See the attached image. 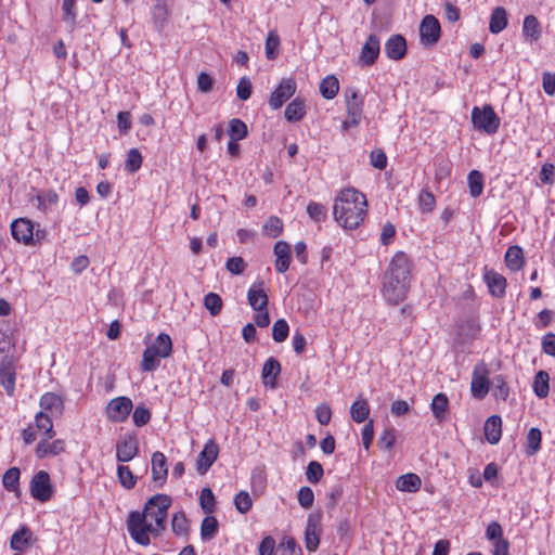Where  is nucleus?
<instances>
[{
    "mask_svg": "<svg viewBox=\"0 0 555 555\" xmlns=\"http://www.w3.org/2000/svg\"><path fill=\"white\" fill-rule=\"evenodd\" d=\"M411 266L408 256L398 251L392 257L383 276L382 293L390 305L402 301L410 287Z\"/></svg>",
    "mask_w": 555,
    "mask_h": 555,
    "instance_id": "nucleus-1",
    "label": "nucleus"
},
{
    "mask_svg": "<svg viewBox=\"0 0 555 555\" xmlns=\"http://www.w3.org/2000/svg\"><path fill=\"white\" fill-rule=\"evenodd\" d=\"M367 202L360 191L348 188L335 197L333 215L335 220L347 230L358 228L366 216Z\"/></svg>",
    "mask_w": 555,
    "mask_h": 555,
    "instance_id": "nucleus-2",
    "label": "nucleus"
},
{
    "mask_svg": "<svg viewBox=\"0 0 555 555\" xmlns=\"http://www.w3.org/2000/svg\"><path fill=\"white\" fill-rule=\"evenodd\" d=\"M127 527L130 537L140 545L146 546L151 540L149 533L158 537L163 530L152 522H147L146 515L140 512H131L128 516Z\"/></svg>",
    "mask_w": 555,
    "mask_h": 555,
    "instance_id": "nucleus-3",
    "label": "nucleus"
},
{
    "mask_svg": "<svg viewBox=\"0 0 555 555\" xmlns=\"http://www.w3.org/2000/svg\"><path fill=\"white\" fill-rule=\"evenodd\" d=\"M170 505V496L166 494H155L145 503L142 514L146 515V520H153L160 530H165L167 512Z\"/></svg>",
    "mask_w": 555,
    "mask_h": 555,
    "instance_id": "nucleus-4",
    "label": "nucleus"
},
{
    "mask_svg": "<svg viewBox=\"0 0 555 555\" xmlns=\"http://www.w3.org/2000/svg\"><path fill=\"white\" fill-rule=\"evenodd\" d=\"M472 122L475 128L486 133H495L500 127V118L491 105H485L482 108L475 106L472 109Z\"/></svg>",
    "mask_w": 555,
    "mask_h": 555,
    "instance_id": "nucleus-5",
    "label": "nucleus"
},
{
    "mask_svg": "<svg viewBox=\"0 0 555 555\" xmlns=\"http://www.w3.org/2000/svg\"><path fill=\"white\" fill-rule=\"evenodd\" d=\"M322 511L310 513L308 515L305 529V545L308 552H315L319 547L320 537L322 533Z\"/></svg>",
    "mask_w": 555,
    "mask_h": 555,
    "instance_id": "nucleus-6",
    "label": "nucleus"
},
{
    "mask_svg": "<svg viewBox=\"0 0 555 555\" xmlns=\"http://www.w3.org/2000/svg\"><path fill=\"white\" fill-rule=\"evenodd\" d=\"M133 409L132 400L128 397H116L112 399L105 409L106 417L113 423H124L128 420Z\"/></svg>",
    "mask_w": 555,
    "mask_h": 555,
    "instance_id": "nucleus-7",
    "label": "nucleus"
},
{
    "mask_svg": "<svg viewBox=\"0 0 555 555\" xmlns=\"http://www.w3.org/2000/svg\"><path fill=\"white\" fill-rule=\"evenodd\" d=\"M31 496L40 502H47L53 494L50 476L46 470H39L30 481Z\"/></svg>",
    "mask_w": 555,
    "mask_h": 555,
    "instance_id": "nucleus-8",
    "label": "nucleus"
},
{
    "mask_svg": "<svg viewBox=\"0 0 555 555\" xmlns=\"http://www.w3.org/2000/svg\"><path fill=\"white\" fill-rule=\"evenodd\" d=\"M139 453V441L137 435L126 434L116 443V459L120 463H127Z\"/></svg>",
    "mask_w": 555,
    "mask_h": 555,
    "instance_id": "nucleus-9",
    "label": "nucleus"
},
{
    "mask_svg": "<svg viewBox=\"0 0 555 555\" xmlns=\"http://www.w3.org/2000/svg\"><path fill=\"white\" fill-rule=\"evenodd\" d=\"M440 23L434 15H426L420 25L421 42L424 46H434L440 39Z\"/></svg>",
    "mask_w": 555,
    "mask_h": 555,
    "instance_id": "nucleus-10",
    "label": "nucleus"
},
{
    "mask_svg": "<svg viewBox=\"0 0 555 555\" xmlns=\"http://www.w3.org/2000/svg\"><path fill=\"white\" fill-rule=\"evenodd\" d=\"M489 389L490 380L487 367L483 364L475 366L470 382L472 396L481 400L488 395Z\"/></svg>",
    "mask_w": 555,
    "mask_h": 555,
    "instance_id": "nucleus-11",
    "label": "nucleus"
},
{
    "mask_svg": "<svg viewBox=\"0 0 555 555\" xmlns=\"http://www.w3.org/2000/svg\"><path fill=\"white\" fill-rule=\"evenodd\" d=\"M296 92V82L292 78L283 79L279 87L271 93L269 105L272 109H279Z\"/></svg>",
    "mask_w": 555,
    "mask_h": 555,
    "instance_id": "nucleus-12",
    "label": "nucleus"
},
{
    "mask_svg": "<svg viewBox=\"0 0 555 555\" xmlns=\"http://www.w3.org/2000/svg\"><path fill=\"white\" fill-rule=\"evenodd\" d=\"M379 51V38L375 34H371L361 49L360 62L362 65L372 66L376 62Z\"/></svg>",
    "mask_w": 555,
    "mask_h": 555,
    "instance_id": "nucleus-13",
    "label": "nucleus"
},
{
    "mask_svg": "<svg viewBox=\"0 0 555 555\" xmlns=\"http://www.w3.org/2000/svg\"><path fill=\"white\" fill-rule=\"evenodd\" d=\"M11 233L17 242L28 245L33 242L34 225L27 219H17L11 224Z\"/></svg>",
    "mask_w": 555,
    "mask_h": 555,
    "instance_id": "nucleus-14",
    "label": "nucleus"
},
{
    "mask_svg": "<svg viewBox=\"0 0 555 555\" xmlns=\"http://www.w3.org/2000/svg\"><path fill=\"white\" fill-rule=\"evenodd\" d=\"M0 383L8 396L12 397L15 390V370L12 360L8 357H4L0 363Z\"/></svg>",
    "mask_w": 555,
    "mask_h": 555,
    "instance_id": "nucleus-15",
    "label": "nucleus"
},
{
    "mask_svg": "<svg viewBox=\"0 0 555 555\" xmlns=\"http://www.w3.org/2000/svg\"><path fill=\"white\" fill-rule=\"evenodd\" d=\"M219 452L218 446L212 441H208L197 457V472L204 475L214 462L217 460Z\"/></svg>",
    "mask_w": 555,
    "mask_h": 555,
    "instance_id": "nucleus-16",
    "label": "nucleus"
},
{
    "mask_svg": "<svg viewBox=\"0 0 555 555\" xmlns=\"http://www.w3.org/2000/svg\"><path fill=\"white\" fill-rule=\"evenodd\" d=\"M152 478L153 481L162 487L168 475L167 460L164 453L156 451L152 455Z\"/></svg>",
    "mask_w": 555,
    "mask_h": 555,
    "instance_id": "nucleus-17",
    "label": "nucleus"
},
{
    "mask_svg": "<svg viewBox=\"0 0 555 555\" xmlns=\"http://www.w3.org/2000/svg\"><path fill=\"white\" fill-rule=\"evenodd\" d=\"M247 300L254 310H264L269 298L263 289V282L254 283L247 292Z\"/></svg>",
    "mask_w": 555,
    "mask_h": 555,
    "instance_id": "nucleus-18",
    "label": "nucleus"
},
{
    "mask_svg": "<svg viewBox=\"0 0 555 555\" xmlns=\"http://www.w3.org/2000/svg\"><path fill=\"white\" fill-rule=\"evenodd\" d=\"M386 55L393 61H399L406 53V41L401 35H392L385 43Z\"/></svg>",
    "mask_w": 555,
    "mask_h": 555,
    "instance_id": "nucleus-19",
    "label": "nucleus"
},
{
    "mask_svg": "<svg viewBox=\"0 0 555 555\" xmlns=\"http://www.w3.org/2000/svg\"><path fill=\"white\" fill-rule=\"evenodd\" d=\"M273 253L276 257L275 259V270L279 273H284L288 270L291 264V246L288 243L284 241H279L275 243Z\"/></svg>",
    "mask_w": 555,
    "mask_h": 555,
    "instance_id": "nucleus-20",
    "label": "nucleus"
},
{
    "mask_svg": "<svg viewBox=\"0 0 555 555\" xmlns=\"http://www.w3.org/2000/svg\"><path fill=\"white\" fill-rule=\"evenodd\" d=\"M485 281L492 296L501 298L505 295L506 279L502 274L493 270L486 271Z\"/></svg>",
    "mask_w": 555,
    "mask_h": 555,
    "instance_id": "nucleus-21",
    "label": "nucleus"
},
{
    "mask_svg": "<svg viewBox=\"0 0 555 555\" xmlns=\"http://www.w3.org/2000/svg\"><path fill=\"white\" fill-rule=\"evenodd\" d=\"M345 98L347 114L353 117H362L364 103L359 91L356 88H348L345 91Z\"/></svg>",
    "mask_w": 555,
    "mask_h": 555,
    "instance_id": "nucleus-22",
    "label": "nucleus"
},
{
    "mask_svg": "<svg viewBox=\"0 0 555 555\" xmlns=\"http://www.w3.org/2000/svg\"><path fill=\"white\" fill-rule=\"evenodd\" d=\"M281 373V364L280 362L271 357L269 358L262 367L261 377L264 386H269L271 388L276 387V378Z\"/></svg>",
    "mask_w": 555,
    "mask_h": 555,
    "instance_id": "nucleus-23",
    "label": "nucleus"
},
{
    "mask_svg": "<svg viewBox=\"0 0 555 555\" xmlns=\"http://www.w3.org/2000/svg\"><path fill=\"white\" fill-rule=\"evenodd\" d=\"M50 439H42L36 448V456L38 459H43L48 455H59L62 453L65 449L64 441L61 439L54 440L52 442H49Z\"/></svg>",
    "mask_w": 555,
    "mask_h": 555,
    "instance_id": "nucleus-24",
    "label": "nucleus"
},
{
    "mask_svg": "<svg viewBox=\"0 0 555 555\" xmlns=\"http://www.w3.org/2000/svg\"><path fill=\"white\" fill-rule=\"evenodd\" d=\"M502 435V420L499 415L488 417L485 423V436L489 443L496 444Z\"/></svg>",
    "mask_w": 555,
    "mask_h": 555,
    "instance_id": "nucleus-25",
    "label": "nucleus"
},
{
    "mask_svg": "<svg viewBox=\"0 0 555 555\" xmlns=\"http://www.w3.org/2000/svg\"><path fill=\"white\" fill-rule=\"evenodd\" d=\"M522 34L530 43L537 42L541 37V24L537 16L527 15L522 24Z\"/></svg>",
    "mask_w": 555,
    "mask_h": 555,
    "instance_id": "nucleus-26",
    "label": "nucleus"
},
{
    "mask_svg": "<svg viewBox=\"0 0 555 555\" xmlns=\"http://www.w3.org/2000/svg\"><path fill=\"white\" fill-rule=\"evenodd\" d=\"M159 358H168L172 351V341L169 335L160 333L155 338L154 343L147 347Z\"/></svg>",
    "mask_w": 555,
    "mask_h": 555,
    "instance_id": "nucleus-27",
    "label": "nucleus"
},
{
    "mask_svg": "<svg viewBox=\"0 0 555 555\" xmlns=\"http://www.w3.org/2000/svg\"><path fill=\"white\" fill-rule=\"evenodd\" d=\"M508 24L507 12L503 7H496L492 10L489 23L491 34H500Z\"/></svg>",
    "mask_w": 555,
    "mask_h": 555,
    "instance_id": "nucleus-28",
    "label": "nucleus"
},
{
    "mask_svg": "<svg viewBox=\"0 0 555 555\" xmlns=\"http://www.w3.org/2000/svg\"><path fill=\"white\" fill-rule=\"evenodd\" d=\"M505 262L509 270H520L525 263L522 249L517 245L508 247L505 254Z\"/></svg>",
    "mask_w": 555,
    "mask_h": 555,
    "instance_id": "nucleus-29",
    "label": "nucleus"
},
{
    "mask_svg": "<svg viewBox=\"0 0 555 555\" xmlns=\"http://www.w3.org/2000/svg\"><path fill=\"white\" fill-rule=\"evenodd\" d=\"M30 538V529L24 526L12 534L10 546L14 551L22 552L28 547Z\"/></svg>",
    "mask_w": 555,
    "mask_h": 555,
    "instance_id": "nucleus-30",
    "label": "nucleus"
},
{
    "mask_svg": "<svg viewBox=\"0 0 555 555\" xmlns=\"http://www.w3.org/2000/svg\"><path fill=\"white\" fill-rule=\"evenodd\" d=\"M40 406L53 414H62L63 412V400L62 398L53 392H47L40 398Z\"/></svg>",
    "mask_w": 555,
    "mask_h": 555,
    "instance_id": "nucleus-31",
    "label": "nucleus"
},
{
    "mask_svg": "<svg viewBox=\"0 0 555 555\" xmlns=\"http://www.w3.org/2000/svg\"><path fill=\"white\" fill-rule=\"evenodd\" d=\"M421 485V478L412 473L400 476L396 482L397 489L403 492H416Z\"/></svg>",
    "mask_w": 555,
    "mask_h": 555,
    "instance_id": "nucleus-32",
    "label": "nucleus"
},
{
    "mask_svg": "<svg viewBox=\"0 0 555 555\" xmlns=\"http://www.w3.org/2000/svg\"><path fill=\"white\" fill-rule=\"evenodd\" d=\"M339 91V81L334 75L326 76L321 80L320 93L326 100L334 99Z\"/></svg>",
    "mask_w": 555,
    "mask_h": 555,
    "instance_id": "nucleus-33",
    "label": "nucleus"
},
{
    "mask_svg": "<svg viewBox=\"0 0 555 555\" xmlns=\"http://www.w3.org/2000/svg\"><path fill=\"white\" fill-rule=\"evenodd\" d=\"M305 102L300 98L294 99L285 108V118L288 121L295 122L302 119L305 116Z\"/></svg>",
    "mask_w": 555,
    "mask_h": 555,
    "instance_id": "nucleus-34",
    "label": "nucleus"
},
{
    "mask_svg": "<svg viewBox=\"0 0 555 555\" xmlns=\"http://www.w3.org/2000/svg\"><path fill=\"white\" fill-rule=\"evenodd\" d=\"M370 414V405L365 399H357L350 406V415L353 422L363 423Z\"/></svg>",
    "mask_w": 555,
    "mask_h": 555,
    "instance_id": "nucleus-35",
    "label": "nucleus"
},
{
    "mask_svg": "<svg viewBox=\"0 0 555 555\" xmlns=\"http://www.w3.org/2000/svg\"><path fill=\"white\" fill-rule=\"evenodd\" d=\"M550 375L545 371H539L533 380V391L537 397L545 398L550 391Z\"/></svg>",
    "mask_w": 555,
    "mask_h": 555,
    "instance_id": "nucleus-36",
    "label": "nucleus"
},
{
    "mask_svg": "<svg viewBox=\"0 0 555 555\" xmlns=\"http://www.w3.org/2000/svg\"><path fill=\"white\" fill-rule=\"evenodd\" d=\"M492 395L495 399L506 400L509 395V388L503 375H495L490 382Z\"/></svg>",
    "mask_w": 555,
    "mask_h": 555,
    "instance_id": "nucleus-37",
    "label": "nucleus"
},
{
    "mask_svg": "<svg viewBox=\"0 0 555 555\" xmlns=\"http://www.w3.org/2000/svg\"><path fill=\"white\" fill-rule=\"evenodd\" d=\"M449 405V399L448 397L440 392L437 393L431 401L430 408L433 411L434 416L441 422L444 418V413L447 412Z\"/></svg>",
    "mask_w": 555,
    "mask_h": 555,
    "instance_id": "nucleus-38",
    "label": "nucleus"
},
{
    "mask_svg": "<svg viewBox=\"0 0 555 555\" xmlns=\"http://www.w3.org/2000/svg\"><path fill=\"white\" fill-rule=\"evenodd\" d=\"M275 555H302V550L294 538L284 537L278 546Z\"/></svg>",
    "mask_w": 555,
    "mask_h": 555,
    "instance_id": "nucleus-39",
    "label": "nucleus"
},
{
    "mask_svg": "<svg viewBox=\"0 0 555 555\" xmlns=\"http://www.w3.org/2000/svg\"><path fill=\"white\" fill-rule=\"evenodd\" d=\"M117 477H118L120 485L125 489L131 490L135 487L138 477L133 475V473L129 468V466L118 465L117 466Z\"/></svg>",
    "mask_w": 555,
    "mask_h": 555,
    "instance_id": "nucleus-40",
    "label": "nucleus"
},
{
    "mask_svg": "<svg viewBox=\"0 0 555 555\" xmlns=\"http://www.w3.org/2000/svg\"><path fill=\"white\" fill-rule=\"evenodd\" d=\"M541 440H542V434L539 428L533 427L528 431L527 438H526L527 455H533L540 450Z\"/></svg>",
    "mask_w": 555,
    "mask_h": 555,
    "instance_id": "nucleus-41",
    "label": "nucleus"
},
{
    "mask_svg": "<svg viewBox=\"0 0 555 555\" xmlns=\"http://www.w3.org/2000/svg\"><path fill=\"white\" fill-rule=\"evenodd\" d=\"M21 472L17 467L9 468L2 478L3 487L11 492L18 491Z\"/></svg>",
    "mask_w": 555,
    "mask_h": 555,
    "instance_id": "nucleus-42",
    "label": "nucleus"
},
{
    "mask_svg": "<svg viewBox=\"0 0 555 555\" xmlns=\"http://www.w3.org/2000/svg\"><path fill=\"white\" fill-rule=\"evenodd\" d=\"M218 531V520L214 516H206L201 525V537L203 540H211Z\"/></svg>",
    "mask_w": 555,
    "mask_h": 555,
    "instance_id": "nucleus-43",
    "label": "nucleus"
},
{
    "mask_svg": "<svg viewBox=\"0 0 555 555\" xmlns=\"http://www.w3.org/2000/svg\"><path fill=\"white\" fill-rule=\"evenodd\" d=\"M35 423L39 430H44V436L47 439H52L55 436L52 420L48 414L43 412L37 413Z\"/></svg>",
    "mask_w": 555,
    "mask_h": 555,
    "instance_id": "nucleus-44",
    "label": "nucleus"
},
{
    "mask_svg": "<svg viewBox=\"0 0 555 555\" xmlns=\"http://www.w3.org/2000/svg\"><path fill=\"white\" fill-rule=\"evenodd\" d=\"M228 134L233 141L243 140L247 135V126L241 119L234 118L229 122Z\"/></svg>",
    "mask_w": 555,
    "mask_h": 555,
    "instance_id": "nucleus-45",
    "label": "nucleus"
},
{
    "mask_svg": "<svg viewBox=\"0 0 555 555\" xmlns=\"http://www.w3.org/2000/svg\"><path fill=\"white\" fill-rule=\"evenodd\" d=\"M468 186H469V193L473 197H478L482 194L483 190V177L481 172L477 170H472L468 173Z\"/></svg>",
    "mask_w": 555,
    "mask_h": 555,
    "instance_id": "nucleus-46",
    "label": "nucleus"
},
{
    "mask_svg": "<svg viewBox=\"0 0 555 555\" xmlns=\"http://www.w3.org/2000/svg\"><path fill=\"white\" fill-rule=\"evenodd\" d=\"M142 162L143 158L140 151L135 147H132L127 153V158L125 160V169L128 172L133 173L141 168Z\"/></svg>",
    "mask_w": 555,
    "mask_h": 555,
    "instance_id": "nucleus-47",
    "label": "nucleus"
},
{
    "mask_svg": "<svg viewBox=\"0 0 555 555\" xmlns=\"http://www.w3.org/2000/svg\"><path fill=\"white\" fill-rule=\"evenodd\" d=\"M222 305L223 304L221 297L216 293H208L204 297V306L212 317H216L220 313Z\"/></svg>",
    "mask_w": 555,
    "mask_h": 555,
    "instance_id": "nucleus-48",
    "label": "nucleus"
},
{
    "mask_svg": "<svg viewBox=\"0 0 555 555\" xmlns=\"http://www.w3.org/2000/svg\"><path fill=\"white\" fill-rule=\"evenodd\" d=\"M199 504L205 514L209 515L215 511L216 501L215 495L209 488H204L201 491Z\"/></svg>",
    "mask_w": 555,
    "mask_h": 555,
    "instance_id": "nucleus-49",
    "label": "nucleus"
},
{
    "mask_svg": "<svg viewBox=\"0 0 555 555\" xmlns=\"http://www.w3.org/2000/svg\"><path fill=\"white\" fill-rule=\"evenodd\" d=\"M234 505L238 513L246 514L253 506V500L249 493L245 490L240 491L234 496Z\"/></svg>",
    "mask_w": 555,
    "mask_h": 555,
    "instance_id": "nucleus-50",
    "label": "nucleus"
},
{
    "mask_svg": "<svg viewBox=\"0 0 555 555\" xmlns=\"http://www.w3.org/2000/svg\"><path fill=\"white\" fill-rule=\"evenodd\" d=\"M397 440L395 428H385L378 437L377 444L382 450L389 451Z\"/></svg>",
    "mask_w": 555,
    "mask_h": 555,
    "instance_id": "nucleus-51",
    "label": "nucleus"
},
{
    "mask_svg": "<svg viewBox=\"0 0 555 555\" xmlns=\"http://www.w3.org/2000/svg\"><path fill=\"white\" fill-rule=\"evenodd\" d=\"M289 327L284 319H279L272 326V337L276 343L284 341L288 336Z\"/></svg>",
    "mask_w": 555,
    "mask_h": 555,
    "instance_id": "nucleus-52",
    "label": "nucleus"
},
{
    "mask_svg": "<svg viewBox=\"0 0 555 555\" xmlns=\"http://www.w3.org/2000/svg\"><path fill=\"white\" fill-rule=\"evenodd\" d=\"M159 357L152 352L150 349H145L142 354L141 369L144 372H152L159 365Z\"/></svg>",
    "mask_w": 555,
    "mask_h": 555,
    "instance_id": "nucleus-53",
    "label": "nucleus"
},
{
    "mask_svg": "<svg viewBox=\"0 0 555 555\" xmlns=\"http://www.w3.org/2000/svg\"><path fill=\"white\" fill-rule=\"evenodd\" d=\"M280 46V38L276 31L271 30L266 39V56L268 60L276 57V50Z\"/></svg>",
    "mask_w": 555,
    "mask_h": 555,
    "instance_id": "nucleus-54",
    "label": "nucleus"
},
{
    "mask_svg": "<svg viewBox=\"0 0 555 555\" xmlns=\"http://www.w3.org/2000/svg\"><path fill=\"white\" fill-rule=\"evenodd\" d=\"M171 528L172 531L177 535H182L188 533V519L185 517V514L183 512H178L173 515L171 520Z\"/></svg>",
    "mask_w": 555,
    "mask_h": 555,
    "instance_id": "nucleus-55",
    "label": "nucleus"
},
{
    "mask_svg": "<svg viewBox=\"0 0 555 555\" xmlns=\"http://www.w3.org/2000/svg\"><path fill=\"white\" fill-rule=\"evenodd\" d=\"M263 229H264V232L270 237H278L283 231L282 220L276 216H271L266 221Z\"/></svg>",
    "mask_w": 555,
    "mask_h": 555,
    "instance_id": "nucleus-56",
    "label": "nucleus"
},
{
    "mask_svg": "<svg viewBox=\"0 0 555 555\" xmlns=\"http://www.w3.org/2000/svg\"><path fill=\"white\" fill-rule=\"evenodd\" d=\"M38 202V208L42 210H47L51 206L55 205L59 201V195L55 191L49 190L43 194H38L36 196Z\"/></svg>",
    "mask_w": 555,
    "mask_h": 555,
    "instance_id": "nucleus-57",
    "label": "nucleus"
},
{
    "mask_svg": "<svg viewBox=\"0 0 555 555\" xmlns=\"http://www.w3.org/2000/svg\"><path fill=\"white\" fill-rule=\"evenodd\" d=\"M76 1L75 0H63L62 11H63V21L70 25V28L74 29L76 23Z\"/></svg>",
    "mask_w": 555,
    "mask_h": 555,
    "instance_id": "nucleus-58",
    "label": "nucleus"
},
{
    "mask_svg": "<svg viewBox=\"0 0 555 555\" xmlns=\"http://www.w3.org/2000/svg\"><path fill=\"white\" fill-rule=\"evenodd\" d=\"M307 214L315 222H322L327 217L326 208L323 205L315 202H310L308 204Z\"/></svg>",
    "mask_w": 555,
    "mask_h": 555,
    "instance_id": "nucleus-59",
    "label": "nucleus"
},
{
    "mask_svg": "<svg viewBox=\"0 0 555 555\" xmlns=\"http://www.w3.org/2000/svg\"><path fill=\"white\" fill-rule=\"evenodd\" d=\"M418 205L423 212L433 211L436 205V198L434 194L428 190H422L418 195Z\"/></svg>",
    "mask_w": 555,
    "mask_h": 555,
    "instance_id": "nucleus-60",
    "label": "nucleus"
},
{
    "mask_svg": "<svg viewBox=\"0 0 555 555\" xmlns=\"http://www.w3.org/2000/svg\"><path fill=\"white\" fill-rule=\"evenodd\" d=\"M323 473L322 465L317 461H311L307 466L306 476L310 482L317 483L322 478Z\"/></svg>",
    "mask_w": 555,
    "mask_h": 555,
    "instance_id": "nucleus-61",
    "label": "nucleus"
},
{
    "mask_svg": "<svg viewBox=\"0 0 555 555\" xmlns=\"http://www.w3.org/2000/svg\"><path fill=\"white\" fill-rule=\"evenodd\" d=\"M132 420L135 426L142 427L150 422L151 412L143 405H138L133 411Z\"/></svg>",
    "mask_w": 555,
    "mask_h": 555,
    "instance_id": "nucleus-62",
    "label": "nucleus"
},
{
    "mask_svg": "<svg viewBox=\"0 0 555 555\" xmlns=\"http://www.w3.org/2000/svg\"><path fill=\"white\" fill-rule=\"evenodd\" d=\"M298 502L301 507L310 508L314 501V493L310 487H301L298 491Z\"/></svg>",
    "mask_w": 555,
    "mask_h": 555,
    "instance_id": "nucleus-63",
    "label": "nucleus"
},
{
    "mask_svg": "<svg viewBox=\"0 0 555 555\" xmlns=\"http://www.w3.org/2000/svg\"><path fill=\"white\" fill-rule=\"evenodd\" d=\"M251 82L247 77H242L238 81V85L236 87V95L242 101H246L251 95Z\"/></svg>",
    "mask_w": 555,
    "mask_h": 555,
    "instance_id": "nucleus-64",
    "label": "nucleus"
}]
</instances>
